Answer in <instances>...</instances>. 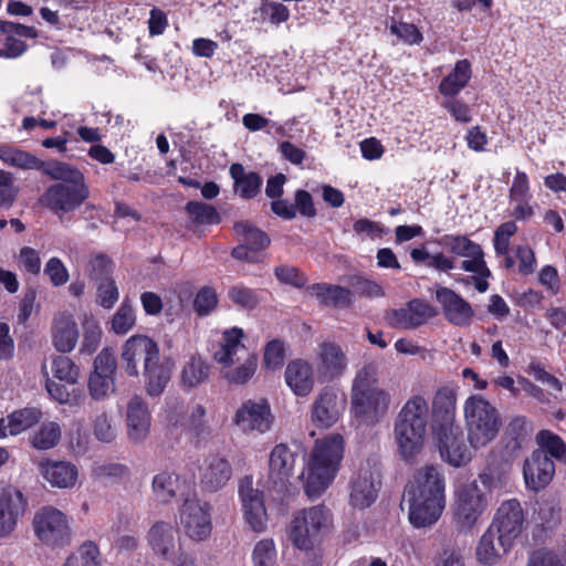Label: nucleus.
Instances as JSON below:
<instances>
[{
  "mask_svg": "<svg viewBox=\"0 0 566 566\" xmlns=\"http://www.w3.org/2000/svg\"><path fill=\"white\" fill-rule=\"evenodd\" d=\"M446 482L440 470L426 465L415 472L405 488L409 521L417 527L434 524L446 507Z\"/></svg>",
  "mask_w": 566,
  "mask_h": 566,
  "instance_id": "1",
  "label": "nucleus"
},
{
  "mask_svg": "<svg viewBox=\"0 0 566 566\" xmlns=\"http://www.w3.org/2000/svg\"><path fill=\"white\" fill-rule=\"evenodd\" d=\"M122 368L129 377H145V389L150 397L160 396L171 377L169 366L160 361L158 344L146 335L136 334L122 345Z\"/></svg>",
  "mask_w": 566,
  "mask_h": 566,
  "instance_id": "2",
  "label": "nucleus"
},
{
  "mask_svg": "<svg viewBox=\"0 0 566 566\" xmlns=\"http://www.w3.org/2000/svg\"><path fill=\"white\" fill-rule=\"evenodd\" d=\"M44 175L57 182L45 189L39 202L57 217L75 211L90 197L84 175L70 164L51 159Z\"/></svg>",
  "mask_w": 566,
  "mask_h": 566,
  "instance_id": "3",
  "label": "nucleus"
},
{
  "mask_svg": "<svg viewBox=\"0 0 566 566\" xmlns=\"http://www.w3.org/2000/svg\"><path fill=\"white\" fill-rule=\"evenodd\" d=\"M391 402L389 392L378 384V366L364 365L355 375L352 385L350 405L354 419L359 424L374 426L388 412Z\"/></svg>",
  "mask_w": 566,
  "mask_h": 566,
  "instance_id": "4",
  "label": "nucleus"
},
{
  "mask_svg": "<svg viewBox=\"0 0 566 566\" xmlns=\"http://www.w3.org/2000/svg\"><path fill=\"white\" fill-rule=\"evenodd\" d=\"M429 422V406L421 396L408 399L394 421V438L401 459L413 463L421 453Z\"/></svg>",
  "mask_w": 566,
  "mask_h": 566,
  "instance_id": "5",
  "label": "nucleus"
},
{
  "mask_svg": "<svg viewBox=\"0 0 566 566\" xmlns=\"http://www.w3.org/2000/svg\"><path fill=\"white\" fill-rule=\"evenodd\" d=\"M344 454V439L329 434L317 440L308 461L305 493L311 499L321 496L335 479Z\"/></svg>",
  "mask_w": 566,
  "mask_h": 566,
  "instance_id": "6",
  "label": "nucleus"
},
{
  "mask_svg": "<svg viewBox=\"0 0 566 566\" xmlns=\"http://www.w3.org/2000/svg\"><path fill=\"white\" fill-rule=\"evenodd\" d=\"M243 331L238 327L222 334L220 347L213 358L220 366L221 376L232 385H244L254 375L258 357L243 343Z\"/></svg>",
  "mask_w": 566,
  "mask_h": 566,
  "instance_id": "7",
  "label": "nucleus"
},
{
  "mask_svg": "<svg viewBox=\"0 0 566 566\" xmlns=\"http://www.w3.org/2000/svg\"><path fill=\"white\" fill-rule=\"evenodd\" d=\"M463 417L468 441L473 449L491 443L502 427L497 409L481 395H472L465 399Z\"/></svg>",
  "mask_w": 566,
  "mask_h": 566,
  "instance_id": "8",
  "label": "nucleus"
},
{
  "mask_svg": "<svg viewBox=\"0 0 566 566\" xmlns=\"http://www.w3.org/2000/svg\"><path fill=\"white\" fill-rule=\"evenodd\" d=\"M333 526V514L323 504L297 511L290 523L289 537L302 551L319 545Z\"/></svg>",
  "mask_w": 566,
  "mask_h": 566,
  "instance_id": "9",
  "label": "nucleus"
},
{
  "mask_svg": "<svg viewBox=\"0 0 566 566\" xmlns=\"http://www.w3.org/2000/svg\"><path fill=\"white\" fill-rule=\"evenodd\" d=\"M486 507V499L478 481L461 486L455 494L454 527L460 533L470 532Z\"/></svg>",
  "mask_w": 566,
  "mask_h": 566,
  "instance_id": "10",
  "label": "nucleus"
},
{
  "mask_svg": "<svg viewBox=\"0 0 566 566\" xmlns=\"http://www.w3.org/2000/svg\"><path fill=\"white\" fill-rule=\"evenodd\" d=\"M36 537L48 546H63L71 541L70 518L60 510L44 506L33 517Z\"/></svg>",
  "mask_w": 566,
  "mask_h": 566,
  "instance_id": "11",
  "label": "nucleus"
},
{
  "mask_svg": "<svg viewBox=\"0 0 566 566\" xmlns=\"http://www.w3.org/2000/svg\"><path fill=\"white\" fill-rule=\"evenodd\" d=\"M211 511L208 502L197 496L186 497L179 510L180 526L186 536L196 542L207 539L212 531Z\"/></svg>",
  "mask_w": 566,
  "mask_h": 566,
  "instance_id": "12",
  "label": "nucleus"
},
{
  "mask_svg": "<svg viewBox=\"0 0 566 566\" xmlns=\"http://www.w3.org/2000/svg\"><path fill=\"white\" fill-rule=\"evenodd\" d=\"M440 243L451 253L465 258L461 263V269L465 272L480 274L490 277L491 271L484 261V253L480 244L471 241L465 235H443Z\"/></svg>",
  "mask_w": 566,
  "mask_h": 566,
  "instance_id": "13",
  "label": "nucleus"
},
{
  "mask_svg": "<svg viewBox=\"0 0 566 566\" xmlns=\"http://www.w3.org/2000/svg\"><path fill=\"white\" fill-rule=\"evenodd\" d=\"M380 486L375 463L367 461L354 473L350 481L349 502L354 507H369L377 499Z\"/></svg>",
  "mask_w": 566,
  "mask_h": 566,
  "instance_id": "14",
  "label": "nucleus"
},
{
  "mask_svg": "<svg viewBox=\"0 0 566 566\" xmlns=\"http://www.w3.org/2000/svg\"><path fill=\"white\" fill-rule=\"evenodd\" d=\"M346 407V398L332 387L319 390L311 406V420L317 428L334 426Z\"/></svg>",
  "mask_w": 566,
  "mask_h": 566,
  "instance_id": "15",
  "label": "nucleus"
},
{
  "mask_svg": "<svg viewBox=\"0 0 566 566\" xmlns=\"http://www.w3.org/2000/svg\"><path fill=\"white\" fill-rule=\"evenodd\" d=\"M523 525L524 512L521 503L512 499L500 505L489 528L502 537L506 545H513L522 533Z\"/></svg>",
  "mask_w": 566,
  "mask_h": 566,
  "instance_id": "16",
  "label": "nucleus"
},
{
  "mask_svg": "<svg viewBox=\"0 0 566 566\" xmlns=\"http://www.w3.org/2000/svg\"><path fill=\"white\" fill-rule=\"evenodd\" d=\"M238 492L247 523L258 533L264 531L268 516L263 493L253 488L252 476H244L240 480Z\"/></svg>",
  "mask_w": 566,
  "mask_h": 566,
  "instance_id": "17",
  "label": "nucleus"
},
{
  "mask_svg": "<svg viewBox=\"0 0 566 566\" xmlns=\"http://www.w3.org/2000/svg\"><path fill=\"white\" fill-rule=\"evenodd\" d=\"M434 315L436 311L430 304L416 298L408 302L405 307L387 311L384 318L391 328L415 329Z\"/></svg>",
  "mask_w": 566,
  "mask_h": 566,
  "instance_id": "18",
  "label": "nucleus"
},
{
  "mask_svg": "<svg viewBox=\"0 0 566 566\" xmlns=\"http://www.w3.org/2000/svg\"><path fill=\"white\" fill-rule=\"evenodd\" d=\"M295 465V453L284 443L276 444L269 458L266 485L283 492L287 490Z\"/></svg>",
  "mask_w": 566,
  "mask_h": 566,
  "instance_id": "19",
  "label": "nucleus"
},
{
  "mask_svg": "<svg viewBox=\"0 0 566 566\" xmlns=\"http://www.w3.org/2000/svg\"><path fill=\"white\" fill-rule=\"evenodd\" d=\"M316 371L322 381L340 378L347 369L348 360L343 348L333 342H323L316 353Z\"/></svg>",
  "mask_w": 566,
  "mask_h": 566,
  "instance_id": "20",
  "label": "nucleus"
},
{
  "mask_svg": "<svg viewBox=\"0 0 566 566\" xmlns=\"http://www.w3.org/2000/svg\"><path fill=\"white\" fill-rule=\"evenodd\" d=\"M234 230L239 235L241 244L235 247L231 254L237 260L247 262H259V251L265 249L270 244V238L262 230L253 227L248 222H237Z\"/></svg>",
  "mask_w": 566,
  "mask_h": 566,
  "instance_id": "21",
  "label": "nucleus"
},
{
  "mask_svg": "<svg viewBox=\"0 0 566 566\" xmlns=\"http://www.w3.org/2000/svg\"><path fill=\"white\" fill-rule=\"evenodd\" d=\"M146 539L151 553L163 562L174 558L175 553L180 551V536L169 522L154 523L147 532Z\"/></svg>",
  "mask_w": 566,
  "mask_h": 566,
  "instance_id": "22",
  "label": "nucleus"
},
{
  "mask_svg": "<svg viewBox=\"0 0 566 566\" xmlns=\"http://www.w3.org/2000/svg\"><path fill=\"white\" fill-rule=\"evenodd\" d=\"M457 392L452 387L439 388L432 400V430L433 433L450 432L455 428Z\"/></svg>",
  "mask_w": 566,
  "mask_h": 566,
  "instance_id": "23",
  "label": "nucleus"
},
{
  "mask_svg": "<svg viewBox=\"0 0 566 566\" xmlns=\"http://www.w3.org/2000/svg\"><path fill=\"white\" fill-rule=\"evenodd\" d=\"M235 424L244 432H266L272 424L270 405L266 400H248L237 410Z\"/></svg>",
  "mask_w": 566,
  "mask_h": 566,
  "instance_id": "24",
  "label": "nucleus"
},
{
  "mask_svg": "<svg viewBox=\"0 0 566 566\" xmlns=\"http://www.w3.org/2000/svg\"><path fill=\"white\" fill-rule=\"evenodd\" d=\"M25 507L27 500L19 489L8 485L0 490V538L14 531Z\"/></svg>",
  "mask_w": 566,
  "mask_h": 566,
  "instance_id": "25",
  "label": "nucleus"
},
{
  "mask_svg": "<svg viewBox=\"0 0 566 566\" xmlns=\"http://www.w3.org/2000/svg\"><path fill=\"white\" fill-rule=\"evenodd\" d=\"M80 333L74 315L69 311L55 313L51 322V340L61 354L71 353L78 340Z\"/></svg>",
  "mask_w": 566,
  "mask_h": 566,
  "instance_id": "26",
  "label": "nucleus"
},
{
  "mask_svg": "<svg viewBox=\"0 0 566 566\" xmlns=\"http://www.w3.org/2000/svg\"><path fill=\"white\" fill-rule=\"evenodd\" d=\"M436 298L442 307V312L448 322L455 326H469L474 316V311L470 303L462 296L448 287H439L436 291Z\"/></svg>",
  "mask_w": 566,
  "mask_h": 566,
  "instance_id": "27",
  "label": "nucleus"
},
{
  "mask_svg": "<svg viewBox=\"0 0 566 566\" xmlns=\"http://www.w3.org/2000/svg\"><path fill=\"white\" fill-rule=\"evenodd\" d=\"M232 476L230 462L219 455H210L203 460L199 469V483L202 491L214 493L227 485Z\"/></svg>",
  "mask_w": 566,
  "mask_h": 566,
  "instance_id": "28",
  "label": "nucleus"
},
{
  "mask_svg": "<svg viewBox=\"0 0 566 566\" xmlns=\"http://www.w3.org/2000/svg\"><path fill=\"white\" fill-rule=\"evenodd\" d=\"M439 443L441 458L454 468L468 464L472 460V450L465 443L460 428L450 432L434 434Z\"/></svg>",
  "mask_w": 566,
  "mask_h": 566,
  "instance_id": "29",
  "label": "nucleus"
},
{
  "mask_svg": "<svg viewBox=\"0 0 566 566\" xmlns=\"http://www.w3.org/2000/svg\"><path fill=\"white\" fill-rule=\"evenodd\" d=\"M523 473L527 488L538 491L552 481L555 474V464L545 451L535 450L525 460Z\"/></svg>",
  "mask_w": 566,
  "mask_h": 566,
  "instance_id": "30",
  "label": "nucleus"
},
{
  "mask_svg": "<svg viewBox=\"0 0 566 566\" xmlns=\"http://www.w3.org/2000/svg\"><path fill=\"white\" fill-rule=\"evenodd\" d=\"M126 424L128 439L135 443L145 441L150 431L151 415L147 403L138 396L127 405Z\"/></svg>",
  "mask_w": 566,
  "mask_h": 566,
  "instance_id": "31",
  "label": "nucleus"
},
{
  "mask_svg": "<svg viewBox=\"0 0 566 566\" xmlns=\"http://www.w3.org/2000/svg\"><path fill=\"white\" fill-rule=\"evenodd\" d=\"M40 474L53 488L71 489L78 478V470L70 461L43 459L38 462Z\"/></svg>",
  "mask_w": 566,
  "mask_h": 566,
  "instance_id": "32",
  "label": "nucleus"
},
{
  "mask_svg": "<svg viewBox=\"0 0 566 566\" xmlns=\"http://www.w3.org/2000/svg\"><path fill=\"white\" fill-rule=\"evenodd\" d=\"M284 378L292 392L298 397L308 396L314 388L313 367L305 359H294L285 368Z\"/></svg>",
  "mask_w": 566,
  "mask_h": 566,
  "instance_id": "33",
  "label": "nucleus"
},
{
  "mask_svg": "<svg viewBox=\"0 0 566 566\" xmlns=\"http://www.w3.org/2000/svg\"><path fill=\"white\" fill-rule=\"evenodd\" d=\"M0 160L6 165L24 169V170H40L43 174L51 166V160H41L36 156L18 149L7 144H0Z\"/></svg>",
  "mask_w": 566,
  "mask_h": 566,
  "instance_id": "34",
  "label": "nucleus"
},
{
  "mask_svg": "<svg viewBox=\"0 0 566 566\" xmlns=\"http://www.w3.org/2000/svg\"><path fill=\"white\" fill-rule=\"evenodd\" d=\"M41 411L36 408H23L9 415L7 418L0 419V438L8 436H17L41 419Z\"/></svg>",
  "mask_w": 566,
  "mask_h": 566,
  "instance_id": "35",
  "label": "nucleus"
},
{
  "mask_svg": "<svg viewBox=\"0 0 566 566\" xmlns=\"http://www.w3.org/2000/svg\"><path fill=\"white\" fill-rule=\"evenodd\" d=\"M512 545H506L502 537L488 528L476 546V558L481 564L494 565L509 552Z\"/></svg>",
  "mask_w": 566,
  "mask_h": 566,
  "instance_id": "36",
  "label": "nucleus"
},
{
  "mask_svg": "<svg viewBox=\"0 0 566 566\" xmlns=\"http://www.w3.org/2000/svg\"><path fill=\"white\" fill-rule=\"evenodd\" d=\"M308 293L327 306L348 307L353 303L350 290L338 285L313 284L308 287Z\"/></svg>",
  "mask_w": 566,
  "mask_h": 566,
  "instance_id": "37",
  "label": "nucleus"
},
{
  "mask_svg": "<svg viewBox=\"0 0 566 566\" xmlns=\"http://www.w3.org/2000/svg\"><path fill=\"white\" fill-rule=\"evenodd\" d=\"M180 476L172 471H161L151 481V491L157 502L170 503L180 491Z\"/></svg>",
  "mask_w": 566,
  "mask_h": 566,
  "instance_id": "38",
  "label": "nucleus"
},
{
  "mask_svg": "<svg viewBox=\"0 0 566 566\" xmlns=\"http://www.w3.org/2000/svg\"><path fill=\"white\" fill-rule=\"evenodd\" d=\"M230 175L234 180L235 192L244 199L255 197L262 186V178L254 171L247 172L241 164L230 166Z\"/></svg>",
  "mask_w": 566,
  "mask_h": 566,
  "instance_id": "39",
  "label": "nucleus"
},
{
  "mask_svg": "<svg viewBox=\"0 0 566 566\" xmlns=\"http://www.w3.org/2000/svg\"><path fill=\"white\" fill-rule=\"evenodd\" d=\"M470 78V62L460 60L455 63L453 71L441 81L439 91L444 96H455L468 85Z\"/></svg>",
  "mask_w": 566,
  "mask_h": 566,
  "instance_id": "40",
  "label": "nucleus"
},
{
  "mask_svg": "<svg viewBox=\"0 0 566 566\" xmlns=\"http://www.w3.org/2000/svg\"><path fill=\"white\" fill-rule=\"evenodd\" d=\"M210 366L200 356H191L185 363L180 373L181 386L186 389H192L209 379Z\"/></svg>",
  "mask_w": 566,
  "mask_h": 566,
  "instance_id": "41",
  "label": "nucleus"
},
{
  "mask_svg": "<svg viewBox=\"0 0 566 566\" xmlns=\"http://www.w3.org/2000/svg\"><path fill=\"white\" fill-rule=\"evenodd\" d=\"M62 437V430L57 422H42L30 437V444L36 450H50L57 446Z\"/></svg>",
  "mask_w": 566,
  "mask_h": 566,
  "instance_id": "42",
  "label": "nucleus"
},
{
  "mask_svg": "<svg viewBox=\"0 0 566 566\" xmlns=\"http://www.w3.org/2000/svg\"><path fill=\"white\" fill-rule=\"evenodd\" d=\"M290 10L282 3L271 0H261L260 6L253 10L252 21L263 23L270 21L273 24H280L287 21Z\"/></svg>",
  "mask_w": 566,
  "mask_h": 566,
  "instance_id": "43",
  "label": "nucleus"
},
{
  "mask_svg": "<svg viewBox=\"0 0 566 566\" xmlns=\"http://www.w3.org/2000/svg\"><path fill=\"white\" fill-rule=\"evenodd\" d=\"M536 441L541 446V450L545 451L548 457L566 463V444L563 439L549 430H541L536 436Z\"/></svg>",
  "mask_w": 566,
  "mask_h": 566,
  "instance_id": "44",
  "label": "nucleus"
},
{
  "mask_svg": "<svg viewBox=\"0 0 566 566\" xmlns=\"http://www.w3.org/2000/svg\"><path fill=\"white\" fill-rule=\"evenodd\" d=\"M51 371L55 378L70 385L75 384L80 375L78 367L70 357L64 355L53 357Z\"/></svg>",
  "mask_w": 566,
  "mask_h": 566,
  "instance_id": "45",
  "label": "nucleus"
},
{
  "mask_svg": "<svg viewBox=\"0 0 566 566\" xmlns=\"http://www.w3.org/2000/svg\"><path fill=\"white\" fill-rule=\"evenodd\" d=\"M98 549L95 544L87 542L72 553L63 566H99Z\"/></svg>",
  "mask_w": 566,
  "mask_h": 566,
  "instance_id": "46",
  "label": "nucleus"
},
{
  "mask_svg": "<svg viewBox=\"0 0 566 566\" xmlns=\"http://www.w3.org/2000/svg\"><path fill=\"white\" fill-rule=\"evenodd\" d=\"M186 211L198 224H216L220 221L218 211L212 206L203 202L190 201L186 206Z\"/></svg>",
  "mask_w": 566,
  "mask_h": 566,
  "instance_id": "47",
  "label": "nucleus"
},
{
  "mask_svg": "<svg viewBox=\"0 0 566 566\" xmlns=\"http://www.w3.org/2000/svg\"><path fill=\"white\" fill-rule=\"evenodd\" d=\"M88 389L93 399H105L115 390L114 376L92 373L88 379Z\"/></svg>",
  "mask_w": 566,
  "mask_h": 566,
  "instance_id": "48",
  "label": "nucleus"
},
{
  "mask_svg": "<svg viewBox=\"0 0 566 566\" xmlns=\"http://www.w3.org/2000/svg\"><path fill=\"white\" fill-rule=\"evenodd\" d=\"M389 30L398 40L408 45L419 44L423 40L422 33L415 24L396 21L394 18L390 20Z\"/></svg>",
  "mask_w": 566,
  "mask_h": 566,
  "instance_id": "49",
  "label": "nucleus"
},
{
  "mask_svg": "<svg viewBox=\"0 0 566 566\" xmlns=\"http://www.w3.org/2000/svg\"><path fill=\"white\" fill-rule=\"evenodd\" d=\"M136 323V316L133 307L123 302L112 318V331L117 335H125Z\"/></svg>",
  "mask_w": 566,
  "mask_h": 566,
  "instance_id": "50",
  "label": "nucleus"
},
{
  "mask_svg": "<svg viewBox=\"0 0 566 566\" xmlns=\"http://www.w3.org/2000/svg\"><path fill=\"white\" fill-rule=\"evenodd\" d=\"M86 272L95 284L112 279L113 263L104 254L95 255L86 265Z\"/></svg>",
  "mask_w": 566,
  "mask_h": 566,
  "instance_id": "51",
  "label": "nucleus"
},
{
  "mask_svg": "<svg viewBox=\"0 0 566 566\" xmlns=\"http://www.w3.org/2000/svg\"><path fill=\"white\" fill-rule=\"evenodd\" d=\"M254 566H272L276 559V548L272 538L258 542L252 553Z\"/></svg>",
  "mask_w": 566,
  "mask_h": 566,
  "instance_id": "52",
  "label": "nucleus"
},
{
  "mask_svg": "<svg viewBox=\"0 0 566 566\" xmlns=\"http://www.w3.org/2000/svg\"><path fill=\"white\" fill-rule=\"evenodd\" d=\"M228 296L234 304L248 310L254 308L259 303L255 292L242 285L230 287Z\"/></svg>",
  "mask_w": 566,
  "mask_h": 566,
  "instance_id": "53",
  "label": "nucleus"
},
{
  "mask_svg": "<svg viewBox=\"0 0 566 566\" xmlns=\"http://www.w3.org/2000/svg\"><path fill=\"white\" fill-rule=\"evenodd\" d=\"M45 388L49 395L60 403L80 405L84 399L82 394L71 395L64 385L57 384L49 378L45 381Z\"/></svg>",
  "mask_w": 566,
  "mask_h": 566,
  "instance_id": "54",
  "label": "nucleus"
},
{
  "mask_svg": "<svg viewBox=\"0 0 566 566\" xmlns=\"http://www.w3.org/2000/svg\"><path fill=\"white\" fill-rule=\"evenodd\" d=\"M93 432L97 440L109 443L116 437V430L112 424V419L105 412L96 416L93 424Z\"/></svg>",
  "mask_w": 566,
  "mask_h": 566,
  "instance_id": "55",
  "label": "nucleus"
},
{
  "mask_svg": "<svg viewBox=\"0 0 566 566\" xmlns=\"http://www.w3.org/2000/svg\"><path fill=\"white\" fill-rule=\"evenodd\" d=\"M285 358V349L282 342L274 339L271 340L264 350V365L269 369H279Z\"/></svg>",
  "mask_w": 566,
  "mask_h": 566,
  "instance_id": "56",
  "label": "nucleus"
},
{
  "mask_svg": "<svg viewBox=\"0 0 566 566\" xmlns=\"http://www.w3.org/2000/svg\"><path fill=\"white\" fill-rule=\"evenodd\" d=\"M218 297L217 293L211 287H203L196 295L193 306L196 312L200 315L209 314L217 305Z\"/></svg>",
  "mask_w": 566,
  "mask_h": 566,
  "instance_id": "57",
  "label": "nucleus"
},
{
  "mask_svg": "<svg viewBox=\"0 0 566 566\" xmlns=\"http://www.w3.org/2000/svg\"><path fill=\"white\" fill-rule=\"evenodd\" d=\"M97 296L101 306L111 308L118 301V289L113 279L96 284Z\"/></svg>",
  "mask_w": 566,
  "mask_h": 566,
  "instance_id": "58",
  "label": "nucleus"
},
{
  "mask_svg": "<svg viewBox=\"0 0 566 566\" xmlns=\"http://www.w3.org/2000/svg\"><path fill=\"white\" fill-rule=\"evenodd\" d=\"M44 273L54 286L63 285L69 280V272L59 258H51L44 268Z\"/></svg>",
  "mask_w": 566,
  "mask_h": 566,
  "instance_id": "59",
  "label": "nucleus"
},
{
  "mask_svg": "<svg viewBox=\"0 0 566 566\" xmlns=\"http://www.w3.org/2000/svg\"><path fill=\"white\" fill-rule=\"evenodd\" d=\"M522 199H531L530 184L527 175L517 170L510 188V200L521 201Z\"/></svg>",
  "mask_w": 566,
  "mask_h": 566,
  "instance_id": "60",
  "label": "nucleus"
},
{
  "mask_svg": "<svg viewBox=\"0 0 566 566\" xmlns=\"http://www.w3.org/2000/svg\"><path fill=\"white\" fill-rule=\"evenodd\" d=\"M277 280L285 284L301 287L305 284V276L294 266L281 265L274 270Z\"/></svg>",
  "mask_w": 566,
  "mask_h": 566,
  "instance_id": "61",
  "label": "nucleus"
},
{
  "mask_svg": "<svg viewBox=\"0 0 566 566\" xmlns=\"http://www.w3.org/2000/svg\"><path fill=\"white\" fill-rule=\"evenodd\" d=\"M117 369L116 358L109 349H103L94 360L92 373L114 376Z\"/></svg>",
  "mask_w": 566,
  "mask_h": 566,
  "instance_id": "62",
  "label": "nucleus"
},
{
  "mask_svg": "<svg viewBox=\"0 0 566 566\" xmlns=\"http://www.w3.org/2000/svg\"><path fill=\"white\" fill-rule=\"evenodd\" d=\"M3 46L0 48V57L15 59L22 55L28 45L24 41L12 36L11 34H4Z\"/></svg>",
  "mask_w": 566,
  "mask_h": 566,
  "instance_id": "63",
  "label": "nucleus"
},
{
  "mask_svg": "<svg viewBox=\"0 0 566 566\" xmlns=\"http://www.w3.org/2000/svg\"><path fill=\"white\" fill-rule=\"evenodd\" d=\"M527 566H564V564L556 554L538 549L530 556Z\"/></svg>",
  "mask_w": 566,
  "mask_h": 566,
  "instance_id": "64",
  "label": "nucleus"
}]
</instances>
